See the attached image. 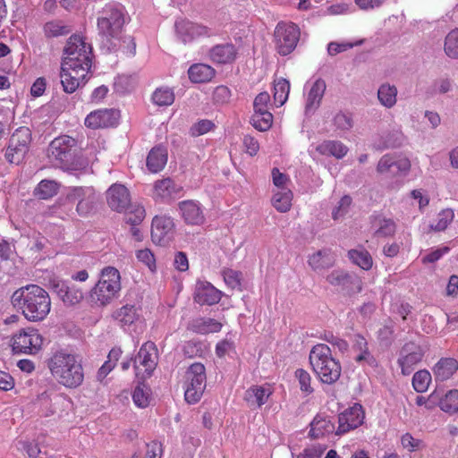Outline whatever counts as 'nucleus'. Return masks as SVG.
<instances>
[{
    "mask_svg": "<svg viewBox=\"0 0 458 458\" xmlns=\"http://www.w3.org/2000/svg\"><path fill=\"white\" fill-rule=\"evenodd\" d=\"M43 337L34 328L21 329L13 338V351L15 353H33L39 350Z\"/></svg>",
    "mask_w": 458,
    "mask_h": 458,
    "instance_id": "9b49d317",
    "label": "nucleus"
},
{
    "mask_svg": "<svg viewBox=\"0 0 458 458\" xmlns=\"http://www.w3.org/2000/svg\"><path fill=\"white\" fill-rule=\"evenodd\" d=\"M174 224L171 217L155 216L151 225V239L157 245L165 246L174 237Z\"/></svg>",
    "mask_w": 458,
    "mask_h": 458,
    "instance_id": "f8f14e48",
    "label": "nucleus"
},
{
    "mask_svg": "<svg viewBox=\"0 0 458 458\" xmlns=\"http://www.w3.org/2000/svg\"><path fill=\"white\" fill-rule=\"evenodd\" d=\"M152 99L157 106H170L174 103V95L169 89H157L154 91Z\"/></svg>",
    "mask_w": 458,
    "mask_h": 458,
    "instance_id": "8fccbe9b",
    "label": "nucleus"
},
{
    "mask_svg": "<svg viewBox=\"0 0 458 458\" xmlns=\"http://www.w3.org/2000/svg\"><path fill=\"white\" fill-rule=\"evenodd\" d=\"M58 184L55 181L42 180L35 189V195L39 199H47L57 193Z\"/></svg>",
    "mask_w": 458,
    "mask_h": 458,
    "instance_id": "79ce46f5",
    "label": "nucleus"
},
{
    "mask_svg": "<svg viewBox=\"0 0 458 458\" xmlns=\"http://www.w3.org/2000/svg\"><path fill=\"white\" fill-rule=\"evenodd\" d=\"M157 347L153 342H146L134 358V368L137 369V363L139 362L145 368V371L150 375L157 363Z\"/></svg>",
    "mask_w": 458,
    "mask_h": 458,
    "instance_id": "412c9836",
    "label": "nucleus"
},
{
    "mask_svg": "<svg viewBox=\"0 0 458 458\" xmlns=\"http://www.w3.org/2000/svg\"><path fill=\"white\" fill-rule=\"evenodd\" d=\"M137 259L146 264L150 270L156 267L154 254L148 249L140 250L136 253Z\"/></svg>",
    "mask_w": 458,
    "mask_h": 458,
    "instance_id": "69168bd1",
    "label": "nucleus"
},
{
    "mask_svg": "<svg viewBox=\"0 0 458 458\" xmlns=\"http://www.w3.org/2000/svg\"><path fill=\"white\" fill-rule=\"evenodd\" d=\"M327 281L334 286H341L350 295L362 290V282L359 276L342 270L332 271L327 276Z\"/></svg>",
    "mask_w": 458,
    "mask_h": 458,
    "instance_id": "ddd939ff",
    "label": "nucleus"
},
{
    "mask_svg": "<svg viewBox=\"0 0 458 458\" xmlns=\"http://www.w3.org/2000/svg\"><path fill=\"white\" fill-rule=\"evenodd\" d=\"M96 196L92 191L89 192L84 198L80 199L77 203L76 211L80 216L89 214L95 207Z\"/></svg>",
    "mask_w": 458,
    "mask_h": 458,
    "instance_id": "603ef678",
    "label": "nucleus"
},
{
    "mask_svg": "<svg viewBox=\"0 0 458 458\" xmlns=\"http://www.w3.org/2000/svg\"><path fill=\"white\" fill-rule=\"evenodd\" d=\"M31 131L28 127H20L13 133L5 151V158L11 164H20L29 151Z\"/></svg>",
    "mask_w": 458,
    "mask_h": 458,
    "instance_id": "6e6552de",
    "label": "nucleus"
},
{
    "mask_svg": "<svg viewBox=\"0 0 458 458\" xmlns=\"http://www.w3.org/2000/svg\"><path fill=\"white\" fill-rule=\"evenodd\" d=\"M222 297V293L208 282L199 281L196 284L194 301L200 305H214Z\"/></svg>",
    "mask_w": 458,
    "mask_h": 458,
    "instance_id": "aec40b11",
    "label": "nucleus"
},
{
    "mask_svg": "<svg viewBox=\"0 0 458 458\" xmlns=\"http://www.w3.org/2000/svg\"><path fill=\"white\" fill-rule=\"evenodd\" d=\"M292 197L293 193L290 190L278 191L274 194L272 198V204L277 211L284 213L291 208Z\"/></svg>",
    "mask_w": 458,
    "mask_h": 458,
    "instance_id": "a19ab883",
    "label": "nucleus"
},
{
    "mask_svg": "<svg viewBox=\"0 0 458 458\" xmlns=\"http://www.w3.org/2000/svg\"><path fill=\"white\" fill-rule=\"evenodd\" d=\"M125 24L124 8L117 3H109L101 11L98 18L99 35L109 38H117Z\"/></svg>",
    "mask_w": 458,
    "mask_h": 458,
    "instance_id": "39448f33",
    "label": "nucleus"
},
{
    "mask_svg": "<svg viewBox=\"0 0 458 458\" xmlns=\"http://www.w3.org/2000/svg\"><path fill=\"white\" fill-rule=\"evenodd\" d=\"M348 257L354 264L364 270H369L372 267V257L369 251L364 249L350 250L348 251Z\"/></svg>",
    "mask_w": 458,
    "mask_h": 458,
    "instance_id": "58836bf2",
    "label": "nucleus"
},
{
    "mask_svg": "<svg viewBox=\"0 0 458 458\" xmlns=\"http://www.w3.org/2000/svg\"><path fill=\"white\" fill-rule=\"evenodd\" d=\"M333 122L336 129L341 131H349L353 125L352 116L343 112L337 113Z\"/></svg>",
    "mask_w": 458,
    "mask_h": 458,
    "instance_id": "4d7b16f0",
    "label": "nucleus"
},
{
    "mask_svg": "<svg viewBox=\"0 0 458 458\" xmlns=\"http://www.w3.org/2000/svg\"><path fill=\"white\" fill-rule=\"evenodd\" d=\"M236 54L234 45L230 43L216 45L210 50L211 59L217 64H229L233 62Z\"/></svg>",
    "mask_w": 458,
    "mask_h": 458,
    "instance_id": "bb28decb",
    "label": "nucleus"
},
{
    "mask_svg": "<svg viewBox=\"0 0 458 458\" xmlns=\"http://www.w3.org/2000/svg\"><path fill=\"white\" fill-rule=\"evenodd\" d=\"M454 214L453 209L446 208L443 209L438 214V221L435 225H431V228L434 231L441 232L447 228L448 225L452 222L454 219Z\"/></svg>",
    "mask_w": 458,
    "mask_h": 458,
    "instance_id": "864d4df0",
    "label": "nucleus"
},
{
    "mask_svg": "<svg viewBox=\"0 0 458 458\" xmlns=\"http://www.w3.org/2000/svg\"><path fill=\"white\" fill-rule=\"evenodd\" d=\"M440 409L448 413L458 411V390H450L444 398L439 400Z\"/></svg>",
    "mask_w": 458,
    "mask_h": 458,
    "instance_id": "c03bdc74",
    "label": "nucleus"
},
{
    "mask_svg": "<svg viewBox=\"0 0 458 458\" xmlns=\"http://www.w3.org/2000/svg\"><path fill=\"white\" fill-rule=\"evenodd\" d=\"M179 208L184 221L189 225H201L204 216L199 206L193 200H185L179 203Z\"/></svg>",
    "mask_w": 458,
    "mask_h": 458,
    "instance_id": "b1692460",
    "label": "nucleus"
},
{
    "mask_svg": "<svg viewBox=\"0 0 458 458\" xmlns=\"http://www.w3.org/2000/svg\"><path fill=\"white\" fill-rule=\"evenodd\" d=\"M185 401L189 403H198L206 388V369L203 364H191L185 372Z\"/></svg>",
    "mask_w": 458,
    "mask_h": 458,
    "instance_id": "0eeeda50",
    "label": "nucleus"
},
{
    "mask_svg": "<svg viewBox=\"0 0 458 458\" xmlns=\"http://www.w3.org/2000/svg\"><path fill=\"white\" fill-rule=\"evenodd\" d=\"M154 189L156 195L163 199H175L182 191V187L175 183L171 178L157 181Z\"/></svg>",
    "mask_w": 458,
    "mask_h": 458,
    "instance_id": "393cba45",
    "label": "nucleus"
},
{
    "mask_svg": "<svg viewBox=\"0 0 458 458\" xmlns=\"http://www.w3.org/2000/svg\"><path fill=\"white\" fill-rule=\"evenodd\" d=\"M335 431V424L327 417L318 414L310 422V430L309 435L312 438H318L326 434H330Z\"/></svg>",
    "mask_w": 458,
    "mask_h": 458,
    "instance_id": "c85d7f7f",
    "label": "nucleus"
},
{
    "mask_svg": "<svg viewBox=\"0 0 458 458\" xmlns=\"http://www.w3.org/2000/svg\"><path fill=\"white\" fill-rule=\"evenodd\" d=\"M445 53L452 59H458V29L451 30L445 39Z\"/></svg>",
    "mask_w": 458,
    "mask_h": 458,
    "instance_id": "49530a36",
    "label": "nucleus"
},
{
    "mask_svg": "<svg viewBox=\"0 0 458 458\" xmlns=\"http://www.w3.org/2000/svg\"><path fill=\"white\" fill-rule=\"evenodd\" d=\"M231 98L230 89L224 85L217 86L213 92V100L216 104H225L228 103Z\"/></svg>",
    "mask_w": 458,
    "mask_h": 458,
    "instance_id": "e2e57ef3",
    "label": "nucleus"
},
{
    "mask_svg": "<svg viewBox=\"0 0 458 458\" xmlns=\"http://www.w3.org/2000/svg\"><path fill=\"white\" fill-rule=\"evenodd\" d=\"M270 101V96L267 92H260L257 95L253 102L254 112H269L267 104Z\"/></svg>",
    "mask_w": 458,
    "mask_h": 458,
    "instance_id": "0e129e2a",
    "label": "nucleus"
},
{
    "mask_svg": "<svg viewBox=\"0 0 458 458\" xmlns=\"http://www.w3.org/2000/svg\"><path fill=\"white\" fill-rule=\"evenodd\" d=\"M149 389L144 385L140 384L137 386L132 394V399L134 403L141 408H145L149 404Z\"/></svg>",
    "mask_w": 458,
    "mask_h": 458,
    "instance_id": "09e8293b",
    "label": "nucleus"
},
{
    "mask_svg": "<svg viewBox=\"0 0 458 458\" xmlns=\"http://www.w3.org/2000/svg\"><path fill=\"white\" fill-rule=\"evenodd\" d=\"M396 96V87L388 83L382 84L377 90V98L380 104L387 108H391L395 105Z\"/></svg>",
    "mask_w": 458,
    "mask_h": 458,
    "instance_id": "f704fd0d",
    "label": "nucleus"
},
{
    "mask_svg": "<svg viewBox=\"0 0 458 458\" xmlns=\"http://www.w3.org/2000/svg\"><path fill=\"white\" fill-rule=\"evenodd\" d=\"M309 264L314 270H320L332 267L334 259L329 250H318L310 257Z\"/></svg>",
    "mask_w": 458,
    "mask_h": 458,
    "instance_id": "4c0bfd02",
    "label": "nucleus"
},
{
    "mask_svg": "<svg viewBox=\"0 0 458 458\" xmlns=\"http://www.w3.org/2000/svg\"><path fill=\"white\" fill-rule=\"evenodd\" d=\"M108 206L117 212L125 210L131 202L127 188L122 184H114L106 191Z\"/></svg>",
    "mask_w": 458,
    "mask_h": 458,
    "instance_id": "a211bd4d",
    "label": "nucleus"
},
{
    "mask_svg": "<svg viewBox=\"0 0 458 458\" xmlns=\"http://www.w3.org/2000/svg\"><path fill=\"white\" fill-rule=\"evenodd\" d=\"M48 156L58 162L66 171L85 170L89 162L87 158L77 154L75 139L64 135L53 140L48 147Z\"/></svg>",
    "mask_w": 458,
    "mask_h": 458,
    "instance_id": "7ed1b4c3",
    "label": "nucleus"
},
{
    "mask_svg": "<svg viewBox=\"0 0 458 458\" xmlns=\"http://www.w3.org/2000/svg\"><path fill=\"white\" fill-rule=\"evenodd\" d=\"M120 279V273L115 267H105L101 272L100 279L90 292L92 301L101 306L109 303L121 290Z\"/></svg>",
    "mask_w": 458,
    "mask_h": 458,
    "instance_id": "423d86ee",
    "label": "nucleus"
},
{
    "mask_svg": "<svg viewBox=\"0 0 458 458\" xmlns=\"http://www.w3.org/2000/svg\"><path fill=\"white\" fill-rule=\"evenodd\" d=\"M178 38L183 42H191L195 38L208 35V29L190 21L180 20L174 24Z\"/></svg>",
    "mask_w": 458,
    "mask_h": 458,
    "instance_id": "6ab92c4d",
    "label": "nucleus"
},
{
    "mask_svg": "<svg viewBox=\"0 0 458 458\" xmlns=\"http://www.w3.org/2000/svg\"><path fill=\"white\" fill-rule=\"evenodd\" d=\"M182 351L185 356L193 358L201 352V344L200 343L189 341L183 345Z\"/></svg>",
    "mask_w": 458,
    "mask_h": 458,
    "instance_id": "774afa93",
    "label": "nucleus"
},
{
    "mask_svg": "<svg viewBox=\"0 0 458 458\" xmlns=\"http://www.w3.org/2000/svg\"><path fill=\"white\" fill-rule=\"evenodd\" d=\"M53 377L63 386L75 388L84 379L81 360L78 356L64 350L55 352L47 361Z\"/></svg>",
    "mask_w": 458,
    "mask_h": 458,
    "instance_id": "f03ea898",
    "label": "nucleus"
},
{
    "mask_svg": "<svg viewBox=\"0 0 458 458\" xmlns=\"http://www.w3.org/2000/svg\"><path fill=\"white\" fill-rule=\"evenodd\" d=\"M119 116V112L114 109L97 110L87 115L84 123L91 129L112 127L117 123Z\"/></svg>",
    "mask_w": 458,
    "mask_h": 458,
    "instance_id": "dca6fc26",
    "label": "nucleus"
},
{
    "mask_svg": "<svg viewBox=\"0 0 458 458\" xmlns=\"http://www.w3.org/2000/svg\"><path fill=\"white\" fill-rule=\"evenodd\" d=\"M222 324L213 318H208L207 320H201L196 326V331L201 334L208 332H217L221 329Z\"/></svg>",
    "mask_w": 458,
    "mask_h": 458,
    "instance_id": "13d9d810",
    "label": "nucleus"
},
{
    "mask_svg": "<svg viewBox=\"0 0 458 458\" xmlns=\"http://www.w3.org/2000/svg\"><path fill=\"white\" fill-rule=\"evenodd\" d=\"M352 198L349 195H344L338 202V206L333 210L332 216L336 220L339 216H344L352 204Z\"/></svg>",
    "mask_w": 458,
    "mask_h": 458,
    "instance_id": "680f3d73",
    "label": "nucleus"
},
{
    "mask_svg": "<svg viewBox=\"0 0 458 458\" xmlns=\"http://www.w3.org/2000/svg\"><path fill=\"white\" fill-rule=\"evenodd\" d=\"M392 168H397L399 170H410L411 162L408 158H401L395 160L389 155L383 156L378 161L377 171L380 174L388 173Z\"/></svg>",
    "mask_w": 458,
    "mask_h": 458,
    "instance_id": "7c9ffc66",
    "label": "nucleus"
},
{
    "mask_svg": "<svg viewBox=\"0 0 458 458\" xmlns=\"http://www.w3.org/2000/svg\"><path fill=\"white\" fill-rule=\"evenodd\" d=\"M64 55V58L73 57L81 62L86 61V65H89V60H92V47L87 45L81 36L74 34L68 38Z\"/></svg>",
    "mask_w": 458,
    "mask_h": 458,
    "instance_id": "4468645a",
    "label": "nucleus"
},
{
    "mask_svg": "<svg viewBox=\"0 0 458 458\" xmlns=\"http://www.w3.org/2000/svg\"><path fill=\"white\" fill-rule=\"evenodd\" d=\"M354 348L360 352V353L355 358L357 362L366 361L371 367L377 366V360L369 352L368 343L363 336L360 335H356Z\"/></svg>",
    "mask_w": 458,
    "mask_h": 458,
    "instance_id": "e433bc0d",
    "label": "nucleus"
},
{
    "mask_svg": "<svg viewBox=\"0 0 458 458\" xmlns=\"http://www.w3.org/2000/svg\"><path fill=\"white\" fill-rule=\"evenodd\" d=\"M364 420V411L361 405L355 404L353 407L344 411L338 416V428L336 435H341L360 426Z\"/></svg>",
    "mask_w": 458,
    "mask_h": 458,
    "instance_id": "2eb2a0df",
    "label": "nucleus"
},
{
    "mask_svg": "<svg viewBox=\"0 0 458 458\" xmlns=\"http://www.w3.org/2000/svg\"><path fill=\"white\" fill-rule=\"evenodd\" d=\"M215 127L212 121L204 119L194 123L190 129V133L192 137H198L212 131Z\"/></svg>",
    "mask_w": 458,
    "mask_h": 458,
    "instance_id": "6e6d98bb",
    "label": "nucleus"
},
{
    "mask_svg": "<svg viewBox=\"0 0 458 458\" xmlns=\"http://www.w3.org/2000/svg\"><path fill=\"white\" fill-rule=\"evenodd\" d=\"M215 70L204 64H192L188 70L189 79L194 83L209 81L215 75Z\"/></svg>",
    "mask_w": 458,
    "mask_h": 458,
    "instance_id": "c756f323",
    "label": "nucleus"
},
{
    "mask_svg": "<svg viewBox=\"0 0 458 458\" xmlns=\"http://www.w3.org/2000/svg\"><path fill=\"white\" fill-rule=\"evenodd\" d=\"M11 301L24 317L33 322L42 321L49 313L51 301L47 292L37 284H29L16 290Z\"/></svg>",
    "mask_w": 458,
    "mask_h": 458,
    "instance_id": "f257e3e1",
    "label": "nucleus"
},
{
    "mask_svg": "<svg viewBox=\"0 0 458 458\" xmlns=\"http://www.w3.org/2000/svg\"><path fill=\"white\" fill-rule=\"evenodd\" d=\"M113 317L118 320L123 327H124L130 326L137 320L139 314L138 310L134 305L125 304L114 311Z\"/></svg>",
    "mask_w": 458,
    "mask_h": 458,
    "instance_id": "72a5a7b5",
    "label": "nucleus"
},
{
    "mask_svg": "<svg viewBox=\"0 0 458 458\" xmlns=\"http://www.w3.org/2000/svg\"><path fill=\"white\" fill-rule=\"evenodd\" d=\"M44 32L47 38H55L67 35L71 32L68 26L63 25L61 21H48L44 26Z\"/></svg>",
    "mask_w": 458,
    "mask_h": 458,
    "instance_id": "de8ad7c7",
    "label": "nucleus"
},
{
    "mask_svg": "<svg viewBox=\"0 0 458 458\" xmlns=\"http://www.w3.org/2000/svg\"><path fill=\"white\" fill-rule=\"evenodd\" d=\"M52 289L67 306H73L80 303L84 295L81 289L75 285H69L64 281L54 280Z\"/></svg>",
    "mask_w": 458,
    "mask_h": 458,
    "instance_id": "f3484780",
    "label": "nucleus"
},
{
    "mask_svg": "<svg viewBox=\"0 0 458 458\" xmlns=\"http://www.w3.org/2000/svg\"><path fill=\"white\" fill-rule=\"evenodd\" d=\"M375 222H378V228L374 232V237L384 238L393 236L396 231V225L391 218L375 216L371 217Z\"/></svg>",
    "mask_w": 458,
    "mask_h": 458,
    "instance_id": "c9c22d12",
    "label": "nucleus"
},
{
    "mask_svg": "<svg viewBox=\"0 0 458 458\" xmlns=\"http://www.w3.org/2000/svg\"><path fill=\"white\" fill-rule=\"evenodd\" d=\"M428 350L427 345H420L413 341L405 343L399 352L397 360L402 374L404 376L410 375L414 370V366L422 360Z\"/></svg>",
    "mask_w": 458,
    "mask_h": 458,
    "instance_id": "1a4fd4ad",
    "label": "nucleus"
},
{
    "mask_svg": "<svg viewBox=\"0 0 458 458\" xmlns=\"http://www.w3.org/2000/svg\"><path fill=\"white\" fill-rule=\"evenodd\" d=\"M145 217V209L142 206L131 207V209L125 212L124 221L132 226L140 225Z\"/></svg>",
    "mask_w": 458,
    "mask_h": 458,
    "instance_id": "3c124183",
    "label": "nucleus"
},
{
    "mask_svg": "<svg viewBox=\"0 0 458 458\" xmlns=\"http://www.w3.org/2000/svg\"><path fill=\"white\" fill-rule=\"evenodd\" d=\"M90 191H92V190L89 188L74 187L69 191L66 198L70 202H79L80 199L84 198Z\"/></svg>",
    "mask_w": 458,
    "mask_h": 458,
    "instance_id": "338daca9",
    "label": "nucleus"
},
{
    "mask_svg": "<svg viewBox=\"0 0 458 458\" xmlns=\"http://www.w3.org/2000/svg\"><path fill=\"white\" fill-rule=\"evenodd\" d=\"M167 162V149L162 145L154 147L147 157V167L152 173L161 171Z\"/></svg>",
    "mask_w": 458,
    "mask_h": 458,
    "instance_id": "a878e982",
    "label": "nucleus"
},
{
    "mask_svg": "<svg viewBox=\"0 0 458 458\" xmlns=\"http://www.w3.org/2000/svg\"><path fill=\"white\" fill-rule=\"evenodd\" d=\"M295 377L299 380L300 388L302 392H305L307 394H310L313 392V388L311 387L310 385L311 378L310 374L306 370L302 369H298L295 371Z\"/></svg>",
    "mask_w": 458,
    "mask_h": 458,
    "instance_id": "bf43d9fd",
    "label": "nucleus"
},
{
    "mask_svg": "<svg viewBox=\"0 0 458 458\" xmlns=\"http://www.w3.org/2000/svg\"><path fill=\"white\" fill-rule=\"evenodd\" d=\"M59 75L64 92L70 94L73 93L80 87V82H77L76 78L71 75L70 72H63V70L61 69Z\"/></svg>",
    "mask_w": 458,
    "mask_h": 458,
    "instance_id": "5fc2aeb1",
    "label": "nucleus"
},
{
    "mask_svg": "<svg viewBox=\"0 0 458 458\" xmlns=\"http://www.w3.org/2000/svg\"><path fill=\"white\" fill-rule=\"evenodd\" d=\"M317 151L322 155L342 158L346 155L348 148L338 140H325L317 147Z\"/></svg>",
    "mask_w": 458,
    "mask_h": 458,
    "instance_id": "2f4dec72",
    "label": "nucleus"
},
{
    "mask_svg": "<svg viewBox=\"0 0 458 458\" xmlns=\"http://www.w3.org/2000/svg\"><path fill=\"white\" fill-rule=\"evenodd\" d=\"M310 363L324 384L332 385L341 376V364L333 358L331 349L327 344H319L312 347L310 352Z\"/></svg>",
    "mask_w": 458,
    "mask_h": 458,
    "instance_id": "20e7f679",
    "label": "nucleus"
},
{
    "mask_svg": "<svg viewBox=\"0 0 458 458\" xmlns=\"http://www.w3.org/2000/svg\"><path fill=\"white\" fill-rule=\"evenodd\" d=\"M432 377L428 370L420 369L413 375L412 386L418 393H424L428 390Z\"/></svg>",
    "mask_w": 458,
    "mask_h": 458,
    "instance_id": "37998d69",
    "label": "nucleus"
},
{
    "mask_svg": "<svg viewBox=\"0 0 458 458\" xmlns=\"http://www.w3.org/2000/svg\"><path fill=\"white\" fill-rule=\"evenodd\" d=\"M458 369V361L453 358H441L435 365L433 371L436 380L445 381L450 378Z\"/></svg>",
    "mask_w": 458,
    "mask_h": 458,
    "instance_id": "cd10ccee",
    "label": "nucleus"
},
{
    "mask_svg": "<svg viewBox=\"0 0 458 458\" xmlns=\"http://www.w3.org/2000/svg\"><path fill=\"white\" fill-rule=\"evenodd\" d=\"M274 99L276 102L283 106L290 92V83L286 79L280 78L275 81L274 85Z\"/></svg>",
    "mask_w": 458,
    "mask_h": 458,
    "instance_id": "a18cd8bd",
    "label": "nucleus"
},
{
    "mask_svg": "<svg viewBox=\"0 0 458 458\" xmlns=\"http://www.w3.org/2000/svg\"><path fill=\"white\" fill-rule=\"evenodd\" d=\"M327 89L326 81L319 78L312 85L309 91L305 106L306 114L314 113L320 106L321 100Z\"/></svg>",
    "mask_w": 458,
    "mask_h": 458,
    "instance_id": "5701e85b",
    "label": "nucleus"
},
{
    "mask_svg": "<svg viewBox=\"0 0 458 458\" xmlns=\"http://www.w3.org/2000/svg\"><path fill=\"white\" fill-rule=\"evenodd\" d=\"M250 123L259 131H268L273 124V114L270 112H254Z\"/></svg>",
    "mask_w": 458,
    "mask_h": 458,
    "instance_id": "ea45409f",
    "label": "nucleus"
},
{
    "mask_svg": "<svg viewBox=\"0 0 458 458\" xmlns=\"http://www.w3.org/2000/svg\"><path fill=\"white\" fill-rule=\"evenodd\" d=\"M278 53L282 55L290 54L300 38V30L295 24L278 23L275 30Z\"/></svg>",
    "mask_w": 458,
    "mask_h": 458,
    "instance_id": "9d476101",
    "label": "nucleus"
},
{
    "mask_svg": "<svg viewBox=\"0 0 458 458\" xmlns=\"http://www.w3.org/2000/svg\"><path fill=\"white\" fill-rule=\"evenodd\" d=\"M270 394L271 392H269L268 389L256 386L246 391L244 399L249 405H257L260 407L267 402Z\"/></svg>",
    "mask_w": 458,
    "mask_h": 458,
    "instance_id": "473e14b6",
    "label": "nucleus"
},
{
    "mask_svg": "<svg viewBox=\"0 0 458 458\" xmlns=\"http://www.w3.org/2000/svg\"><path fill=\"white\" fill-rule=\"evenodd\" d=\"M225 284L232 289L240 288L242 273L233 269H226L223 273Z\"/></svg>",
    "mask_w": 458,
    "mask_h": 458,
    "instance_id": "052dcab7",
    "label": "nucleus"
},
{
    "mask_svg": "<svg viewBox=\"0 0 458 458\" xmlns=\"http://www.w3.org/2000/svg\"><path fill=\"white\" fill-rule=\"evenodd\" d=\"M85 62H81L73 57L63 58L61 63V69L63 72H70L71 75L76 78L77 82L85 83L84 80L88 73V71L91 67L92 60H89V65H86Z\"/></svg>",
    "mask_w": 458,
    "mask_h": 458,
    "instance_id": "4be33fe9",
    "label": "nucleus"
}]
</instances>
